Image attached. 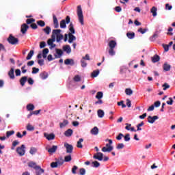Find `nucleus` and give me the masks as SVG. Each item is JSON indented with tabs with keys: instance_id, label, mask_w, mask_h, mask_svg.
Returning <instances> with one entry per match:
<instances>
[{
	"instance_id": "nucleus-1",
	"label": "nucleus",
	"mask_w": 175,
	"mask_h": 175,
	"mask_svg": "<svg viewBox=\"0 0 175 175\" xmlns=\"http://www.w3.org/2000/svg\"><path fill=\"white\" fill-rule=\"evenodd\" d=\"M69 31L70 32L68 34L64 35V41L68 42V43H73L75 40H76V36H75L73 34L76 33L75 31V27H73V23H70L69 25Z\"/></svg>"
},
{
	"instance_id": "nucleus-32",
	"label": "nucleus",
	"mask_w": 175,
	"mask_h": 175,
	"mask_svg": "<svg viewBox=\"0 0 175 175\" xmlns=\"http://www.w3.org/2000/svg\"><path fill=\"white\" fill-rule=\"evenodd\" d=\"M27 77H23L21 80H20V83H21V85L22 86H24L25 85V83L27 82Z\"/></svg>"
},
{
	"instance_id": "nucleus-60",
	"label": "nucleus",
	"mask_w": 175,
	"mask_h": 175,
	"mask_svg": "<svg viewBox=\"0 0 175 175\" xmlns=\"http://www.w3.org/2000/svg\"><path fill=\"white\" fill-rule=\"evenodd\" d=\"M126 106L128 107H131V105H132V103L131 102V100H129V98H127L126 100Z\"/></svg>"
},
{
	"instance_id": "nucleus-20",
	"label": "nucleus",
	"mask_w": 175,
	"mask_h": 175,
	"mask_svg": "<svg viewBox=\"0 0 175 175\" xmlns=\"http://www.w3.org/2000/svg\"><path fill=\"white\" fill-rule=\"evenodd\" d=\"M57 148H58L57 146H53L51 148L48 149V152H49V154H54V152L57 151Z\"/></svg>"
},
{
	"instance_id": "nucleus-10",
	"label": "nucleus",
	"mask_w": 175,
	"mask_h": 175,
	"mask_svg": "<svg viewBox=\"0 0 175 175\" xmlns=\"http://www.w3.org/2000/svg\"><path fill=\"white\" fill-rule=\"evenodd\" d=\"M52 38L48 40V44L50 46V49H54L55 47V44H54V42H55V38H53V36H51Z\"/></svg>"
},
{
	"instance_id": "nucleus-47",
	"label": "nucleus",
	"mask_w": 175,
	"mask_h": 175,
	"mask_svg": "<svg viewBox=\"0 0 175 175\" xmlns=\"http://www.w3.org/2000/svg\"><path fill=\"white\" fill-rule=\"evenodd\" d=\"M152 62H158L159 61V57L157 55H155L152 58Z\"/></svg>"
},
{
	"instance_id": "nucleus-30",
	"label": "nucleus",
	"mask_w": 175,
	"mask_h": 175,
	"mask_svg": "<svg viewBox=\"0 0 175 175\" xmlns=\"http://www.w3.org/2000/svg\"><path fill=\"white\" fill-rule=\"evenodd\" d=\"M26 109L28 110V111H32V110L35 109V106L33 104H29L27 105Z\"/></svg>"
},
{
	"instance_id": "nucleus-53",
	"label": "nucleus",
	"mask_w": 175,
	"mask_h": 175,
	"mask_svg": "<svg viewBox=\"0 0 175 175\" xmlns=\"http://www.w3.org/2000/svg\"><path fill=\"white\" fill-rule=\"evenodd\" d=\"M144 125V122H142L141 123L138 124L137 125V131H142V128H140L141 126H143Z\"/></svg>"
},
{
	"instance_id": "nucleus-9",
	"label": "nucleus",
	"mask_w": 175,
	"mask_h": 175,
	"mask_svg": "<svg viewBox=\"0 0 175 175\" xmlns=\"http://www.w3.org/2000/svg\"><path fill=\"white\" fill-rule=\"evenodd\" d=\"M64 147H66L67 154H72L73 151V146L69 144H65Z\"/></svg>"
},
{
	"instance_id": "nucleus-3",
	"label": "nucleus",
	"mask_w": 175,
	"mask_h": 175,
	"mask_svg": "<svg viewBox=\"0 0 175 175\" xmlns=\"http://www.w3.org/2000/svg\"><path fill=\"white\" fill-rule=\"evenodd\" d=\"M106 142H108V144H106V146L103 147L101 151L103 152H111V151H113V140L111 139H106Z\"/></svg>"
},
{
	"instance_id": "nucleus-11",
	"label": "nucleus",
	"mask_w": 175,
	"mask_h": 175,
	"mask_svg": "<svg viewBox=\"0 0 175 175\" xmlns=\"http://www.w3.org/2000/svg\"><path fill=\"white\" fill-rule=\"evenodd\" d=\"M44 136L47 140H54L55 139V135L54 133L48 134L44 133Z\"/></svg>"
},
{
	"instance_id": "nucleus-17",
	"label": "nucleus",
	"mask_w": 175,
	"mask_h": 175,
	"mask_svg": "<svg viewBox=\"0 0 175 175\" xmlns=\"http://www.w3.org/2000/svg\"><path fill=\"white\" fill-rule=\"evenodd\" d=\"M90 133L92 135H94V136H96V135L99 133V129L95 126L90 131Z\"/></svg>"
},
{
	"instance_id": "nucleus-28",
	"label": "nucleus",
	"mask_w": 175,
	"mask_h": 175,
	"mask_svg": "<svg viewBox=\"0 0 175 175\" xmlns=\"http://www.w3.org/2000/svg\"><path fill=\"white\" fill-rule=\"evenodd\" d=\"M8 76L12 79H14V68L10 69V70L8 72Z\"/></svg>"
},
{
	"instance_id": "nucleus-46",
	"label": "nucleus",
	"mask_w": 175,
	"mask_h": 175,
	"mask_svg": "<svg viewBox=\"0 0 175 175\" xmlns=\"http://www.w3.org/2000/svg\"><path fill=\"white\" fill-rule=\"evenodd\" d=\"M64 161L65 162H70L72 161V156L71 155H68L64 157Z\"/></svg>"
},
{
	"instance_id": "nucleus-41",
	"label": "nucleus",
	"mask_w": 175,
	"mask_h": 175,
	"mask_svg": "<svg viewBox=\"0 0 175 175\" xmlns=\"http://www.w3.org/2000/svg\"><path fill=\"white\" fill-rule=\"evenodd\" d=\"M33 51H30L29 53L27 55V57H26V59L27 60H29L32 58L33 55Z\"/></svg>"
},
{
	"instance_id": "nucleus-54",
	"label": "nucleus",
	"mask_w": 175,
	"mask_h": 175,
	"mask_svg": "<svg viewBox=\"0 0 175 175\" xmlns=\"http://www.w3.org/2000/svg\"><path fill=\"white\" fill-rule=\"evenodd\" d=\"M19 143L20 142H18V141H14L12 143V148H11V150H14V147H16V146H18Z\"/></svg>"
},
{
	"instance_id": "nucleus-37",
	"label": "nucleus",
	"mask_w": 175,
	"mask_h": 175,
	"mask_svg": "<svg viewBox=\"0 0 175 175\" xmlns=\"http://www.w3.org/2000/svg\"><path fill=\"white\" fill-rule=\"evenodd\" d=\"M99 75V70H96L93 71V72L91 75L92 77H97Z\"/></svg>"
},
{
	"instance_id": "nucleus-51",
	"label": "nucleus",
	"mask_w": 175,
	"mask_h": 175,
	"mask_svg": "<svg viewBox=\"0 0 175 175\" xmlns=\"http://www.w3.org/2000/svg\"><path fill=\"white\" fill-rule=\"evenodd\" d=\"M37 24L38 25H40V27H44V25H46V23H44V21H38Z\"/></svg>"
},
{
	"instance_id": "nucleus-45",
	"label": "nucleus",
	"mask_w": 175,
	"mask_h": 175,
	"mask_svg": "<svg viewBox=\"0 0 175 175\" xmlns=\"http://www.w3.org/2000/svg\"><path fill=\"white\" fill-rule=\"evenodd\" d=\"M126 36L129 39H133L135 38V33H127Z\"/></svg>"
},
{
	"instance_id": "nucleus-15",
	"label": "nucleus",
	"mask_w": 175,
	"mask_h": 175,
	"mask_svg": "<svg viewBox=\"0 0 175 175\" xmlns=\"http://www.w3.org/2000/svg\"><path fill=\"white\" fill-rule=\"evenodd\" d=\"M63 50H64V51L67 53V54H70V53H72V48H70V46H69V45L64 46Z\"/></svg>"
},
{
	"instance_id": "nucleus-29",
	"label": "nucleus",
	"mask_w": 175,
	"mask_h": 175,
	"mask_svg": "<svg viewBox=\"0 0 175 175\" xmlns=\"http://www.w3.org/2000/svg\"><path fill=\"white\" fill-rule=\"evenodd\" d=\"M28 166L29 167H33V169H35V170H36V168H38L39 167V166L36 165V163H34L32 161H31L28 163Z\"/></svg>"
},
{
	"instance_id": "nucleus-36",
	"label": "nucleus",
	"mask_w": 175,
	"mask_h": 175,
	"mask_svg": "<svg viewBox=\"0 0 175 175\" xmlns=\"http://www.w3.org/2000/svg\"><path fill=\"white\" fill-rule=\"evenodd\" d=\"M125 94L131 96V95H132V94H133V91L131 88H126L125 90Z\"/></svg>"
},
{
	"instance_id": "nucleus-40",
	"label": "nucleus",
	"mask_w": 175,
	"mask_h": 175,
	"mask_svg": "<svg viewBox=\"0 0 175 175\" xmlns=\"http://www.w3.org/2000/svg\"><path fill=\"white\" fill-rule=\"evenodd\" d=\"M108 53L109 55H111V57H113V55H116V51H114V49L109 48Z\"/></svg>"
},
{
	"instance_id": "nucleus-33",
	"label": "nucleus",
	"mask_w": 175,
	"mask_h": 175,
	"mask_svg": "<svg viewBox=\"0 0 175 175\" xmlns=\"http://www.w3.org/2000/svg\"><path fill=\"white\" fill-rule=\"evenodd\" d=\"M47 54H49V49H44L42 51V57H43V58H47Z\"/></svg>"
},
{
	"instance_id": "nucleus-23",
	"label": "nucleus",
	"mask_w": 175,
	"mask_h": 175,
	"mask_svg": "<svg viewBox=\"0 0 175 175\" xmlns=\"http://www.w3.org/2000/svg\"><path fill=\"white\" fill-rule=\"evenodd\" d=\"M163 68L165 72H169V70H170V68H172V66H170V64H169L167 63H165L163 66Z\"/></svg>"
},
{
	"instance_id": "nucleus-24",
	"label": "nucleus",
	"mask_w": 175,
	"mask_h": 175,
	"mask_svg": "<svg viewBox=\"0 0 175 175\" xmlns=\"http://www.w3.org/2000/svg\"><path fill=\"white\" fill-rule=\"evenodd\" d=\"M53 24L55 28H58V27H59V24L58 23V19H57V16H55V15H53Z\"/></svg>"
},
{
	"instance_id": "nucleus-39",
	"label": "nucleus",
	"mask_w": 175,
	"mask_h": 175,
	"mask_svg": "<svg viewBox=\"0 0 175 175\" xmlns=\"http://www.w3.org/2000/svg\"><path fill=\"white\" fill-rule=\"evenodd\" d=\"M69 124V122H68V120H64L63 121V122L60 123V128H65V126H66V125H68Z\"/></svg>"
},
{
	"instance_id": "nucleus-48",
	"label": "nucleus",
	"mask_w": 175,
	"mask_h": 175,
	"mask_svg": "<svg viewBox=\"0 0 175 175\" xmlns=\"http://www.w3.org/2000/svg\"><path fill=\"white\" fill-rule=\"evenodd\" d=\"M162 87L163 88V91H166L168 88H170V85L165 83L162 85Z\"/></svg>"
},
{
	"instance_id": "nucleus-38",
	"label": "nucleus",
	"mask_w": 175,
	"mask_h": 175,
	"mask_svg": "<svg viewBox=\"0 0 175 175\" xmlns=\"http://www.w3.org/2000/svg\"><path fill=\"white\" fill-rule=\"evenodd\" d=\"M40 77L42 79V80H45V79H47L48 75L46 72H42L40 74Z\"/></svg>"
},
{
	"instance_id": "nucleus-63",
	"label": "nucleus",
	"mask_w": 175,
	"mask_h": 175,
	"mask_svg": "<svg viewBox=\"0 0 175 175\" xmlns=\"http://www.w3.org/2000/svg\"><path fill=\"white\" fill-rule=\"evenodd\" d=\"M79 173L81 175H85V169L81 168L79 170Z\"/></svg>"
},
{
	"instance_id": "nucleus-43",
	"label": "nucleus",
	"mask_w": 175,
	"mask_h": 175,
	"mask_svg": "<svg viewBox=\"0 0 175 175\" xmlns=\"http://www.w3.org/2000/svg\"><path fill=\"white\" fill-rule=\"evenodd\" d=\"M151 13H152L153 17H156V16H157V8H155V7L152 8Z\"/></svg>"
},
{
	"instance_id": "nucleus-50",
	"label": "nucleus",
	"mask_w": 175,
	"mask_h": 175,
	"mask_svg": "<svg viewBox=\"0 0 175 175\" xmlns=\"http://www.w3.org/2000/svg\"><path fill=\"white\" fill-rule=\"evenodd\" d=\"M125 147V145L124 144H118L116 146L117 150H122Z\"/></svg>"
},
{
	"instance_id": "nucleus-6",
	"label": "nucleus",
	"mask_w": 175,
	"mask_h": 175,
	"mask_svg": "<svg viewBox=\"0 0 175 175\" xmlns=\"http://www.w3.org/2000/svg\"><path fill=\"white\" fill-rule=\"evenodd\" d=\"M16 152L21 157H23V155H25V146L22 145L21 147H18L16 148Z\"/></svg>"
},
{
	"instance_id": "nucleus-14",
	"label": "nucleus",
	"mask_w": 175,
	"mask_h": 175,
	"mask_svg": "<svg viewBox=\"0 0 175 175\" xmlns=\"http://www.w3.org/2000/svg\"><path fill=\"white\" fill-rule=\"evenodd\" d=\"M28 28H29V27L27 26V24L22 25L21 27V32L22 33H25V32H27V31H28Z\"/></svg>"
},
{
	"instance_id": "nucleus-42",
	"label": "nucleus",
	"mask_w": 175,
	"mask_h": 175,
	"mask_svg": "<svg viewBox=\"0 0 175 175\" xmlns=\"http://www.w3.org/2000/svg\"><path fill=\"white\" fill-rule=\"evenodd\" d=\"M36 151H38V149H36V148H31L29 150V153L31 155H34V154H36Z\"/></svg>"
},
{
	"instance_id": "nucleus-22",
	"label": "nucleus",
	"mask_w": 175,
	"mask_h": 175,
	"mask_svg": "<svg viewBox=\"0 0 175 175\" xmlns=\"http://www.w3.org/2000/svg\"><path fill=\"white\" fill-rule=\"evenodd\" d=\"M36 175H41L43 174V173H44V170L42 169V167H40V166H38L36 169Z\"/></svg>"
},
{
	"instance_id": "nucleus-5",
	"label": "nucleus",
	"mask_w": 175,
	"mask_h": 175,
	"mask_svg": "<svg viewBox=\"0 0 175 175\" xmlns=\"http://www.w3.org/2000/svg\"><path fill=\"white\" fill-rule=\"evenodd\" d=\"M70 23V17L66 16V21L62 20L60 22V28L64 29L66 28V24H69Z\"/></svg>"
},
{
	"instance_id": "nucleus-31",
	"label": "nucleus",
	"mask_w": 175,
	"mask_h": 175,
	"mask_svg": "<svg viewBox=\"0 0 175 175\" xmlns=\"http://www.w3.org/2000/svg\"><path fill=\"white\" fill-rule=\"evenodd\" d=\"M26 129L27 131H35V127L32 124L28 123L27 125L26 126Z\"/></svg>"
},
{
	"instance_id": "nucleus-49",
	"label": "nucleus",
	"mask_w": 175,
	"mask_h": 175,
	"mask_svg": "<svg viewBox=\"0 0 175 175\" xmlns=\"http://www.w3.org/2000/svg\"><path fill=\"white\" fill-rule=\"evenodd\" d=\"M12 135H14V131H10L6 132V137H10Z\"/></svg>"
},
{
	"instance_id": "nucleus-57",
	"label": "nucleus",
	"mask_w": 175,
	"mask_h": 175,
	"mask_svg": "<svg viewBox=\"0 0 175 175\" xmlns=\"http://www.w3.org/2000/svg\"><path fill=\"white\" fill-rule=\"evenodd\" d=\"M82 59H83L84 61H90V55L86 54L85 56L82 57Z\"/></svg>"
},
{
	"instance_id": "nucleus-58",
	"label": "nucleus",
	"mask_w": 175,
	"mask_h": 175,
	"mask_svg": "<svg viewBox=\"0 0 175 175\" xmlns=\"http://www.w3.org/2000/svg\"><path fill=\"white\" fill-rule=\"evenodd\" d=\"M124 140H125L126 142H129V140H131V135L126 134V135L124 136Z\"/></svg>"
},
{
	"instance_id": "nucleus-7",
	"label": "nucleus",
	"mask_w": 175,
	"mask_h": 175,
	"mask_svg": "<svg viewBox=\"0 0 175 175\" xmlns=\"http://www.w3.org/2000/svg\"><path fill=\"white\" fill-rule=\"evenodd\" d=\"M8 41L9 42V43H10V44H17V43H18V39L14 38L12 35L10 36Z\"/></svg>"
},
{
	"instance_id": "nucleus-35",
	"label": "nucleus",
	"mask_w": 175,
	"mask_h": 175,
	"mask_svg": "<svg viewBox=\"0 0 175 175\" xmlns=\"http://www.w3.org/2000/svg\"><path fill=\"white\" fill-rule=\"evenodd\" d=\"M44 32L46 33V35H50V32H51V28L47 26L46 28L43 29Z\"/></svg>"
},
{
	"instance_id": "nucleus-18",
	"label": "nucleus",
	"mask_w": 175,
	"mask_h": 175,
	"mask_svg": "<svg viewBox=\"0 0 175 175\" xmlns=\"http://www.w3.org/2000/svg\"><path fill=\"white\" fill-rule=\"evenodd\" d=\"M72 135H73V130H72L70 129H68L64 133V136H66V137H70V136H72Z\"/></svg>"
},
{
	"instance_id": "nucleus-64",
	"label": "nucleus",
	"mask_w": 175,
	"mask_h": 175,
	"mask_svg": "<svg viewBox=\"0 0 175 175\" xmlns=\"http://www.w3.org/2000/svg\"><path fill=\"white\" fill-rule=\"evenodd\" d=\"M167 105H173V98H169V100L167 101Z\"/></svg>"
},
{
	"instance_id": "nucleus-16",
	"label": "nucleus",
	"mask_w": 175,
	"mask_h": 175,
	"mask_svg": "<svg viewBox=\"0 0 175 175\" xmlns=\"http://www.w3.org/2000/svg\"><path fill=\"white\" fill-rule=\"evenodd\" d=\"M56 54L57 55H55V58H61L64 52L61 49H56Z\"/></svg>"
},
{
	"instance_id": "nucleus-19",
	"label": "nucleus",
	"mask_w": 175,
	"mask_h": 175,
	"mask_svg": "<svg viewBox=\"0 0 175 175\" xmlns=\"http://www.w3.org/2000/svg\"><path fill=\"white\" fill-rule=\"evenodd\" d=\"M65 65H71L73 66L75 65V61L73 59H67L64 61Z\"/></svg>"
},
{
	"instance_id": "nucleus-8",
	"label": "nucleus",
	"mask_w": 175,
	"mask_h": 175,
	"mask_svg": "<svg viewBox=\"0 0 175 175\" xmlns=\"http://www.w3.org/2000/svg\"><path fill=\"white\" fill-rule=\"evenodd\" d=\"M159 118V117H158V116H148V122H149V124H154V122H155V121H157V120Z\"/></svg>"
},
{
	"instance_id": "nucleus-4",
	"label": "nucleus",
	"mask_w": 175,
	"mask_h": 175,
	"mask_svg": "<svg viewBox=\"0 0 175 175\" xmlns=\"http://www.w3.org/2000/svg\"><path fill=\"white\" fill-rule=\"evenodd\" d=\"M77 14L80 24L84 25V16L83 15V10H81V5L77 6Z\"/></svg>"
},
{
	"instance_id": "nucleus-26",
	"label": "nucleus",
	"mask_w": 175,
	"mask_h": 175,
	"mask_svg": "<svg viewBox=\"0 0 175 175\" xmlns=\"http://www.w3.org/2000/svg\"><path fill=\"white\" fill-rule=\"evenodd\" d=\"M97 114L99 118H103V117H105V111L102 109H98L97 111Z\"/></svg>"
},
{
	"instance_id": "nucleus-61",
	"label": "nucleus",
	"mask_w": 175,
	"mask_h": 175,
	"mask_svg": "<svg viewBox=\"0 0 175 175\" xmlns=\"http://www.w3.org/2000/svg\"><path fill=\"white\" fill-rule=\"evenodd\" d=\"M38 72H39V68H36L33 67V70H32L33 75H35Z\"/></svg>"
},
{
	"instance_id": "nucleus-21",
	"label": "nucleus",
	"mask_w": 175,
	"mask_h": 175,
	"mask_svg": "<svg viewBox=\"0 0 175 175\" xmlns=\"http://www.w3.org/2000/svg\"><path fill=\"white\" fill-rule=\"evenodd\" d=\"M109 49H115L117 46V42L116 40H110L109 42Z\"/></svg>"
},
{
	"instance_id": "nucleus-55",
	"label": "nucleus",
	"mask_w": 175,
	"mask_h": 175,
	"mask_svg": "<svg viewBox=\"0 0 175 175\" xmlns=\"http://www.w3.org/2000/svg\"><path fill=\"white\" fill-rule=\"evenodd\" d=\"M118 106H122V109L126 107V105H125V104H124V101L118 102Z\"/></svg>"
},
{
	"instance_id": "nucleus-34",
	"label": "nucleus",
	"mask_w": 175,
	"mask_h": 175,
	"mask_svg": "<svg viewBox=\"0 0 175 175\" xmlns=\"http://www.w3.org/2000/svg\"><path fill=\"white\" fill-rule=\"evenodd\" d=\"M102 98H103V92H98L96 95V99H102Z\"/></svg>"
},
{
	"instance_id": "nucleus-25",
	"label": "nucleus",
	"mask_w": 175,
	"mask_h": 175,
	"mask_svg": "<svg viewBox=\"0 0 175 175\" xmlns=\"http://www.w3.org/2000/svg\"><path fill=\"white\" fill-rule=\"evenodd\" d=\"M84 142V139L83 138H80L79 140L77 142V148H83V143Z\"/></svg>"
},
{
	"instance_id": "nucleus-52",
	"label": "nucleus",
	"mask_w": 175,
	"mask_h": 175,
	"mask_svg": "<svg viewBox=\"0 0 175 175\" xmlns=\"http://www.w3.org/2000/svg\"><path fill=\"white\" fill-rule=\"evenodd\" d=\"M92 165H94V167H99L100 166V163L96 161L92 162Z\"/></svg>"
},
{
	"instance_id": "nucleus-12",
	"label": "nucleus",
	"mask_w": 175,
	"mask_h": 175,
	"mask_svg": "<svg viewBox=\"0 0 175 175\" xmlns=\"http://www.w3.org/2000/svg\"><path fill=\"white\" fill-rule=\"evenodd\" d=\"M94 159H98V161H103V153L102 152H97L93 156Z\"/></svg>"
},
{
	"instance_id": "nucleus-44",
	"label": "nucleus",
	"mask_w": 175,
	"mask_h": 175,
	"mask_svg": "<svg viewBox=\"0 0 175 175\" xmlns=\"http://www.w3.org/2000/svg\"><path fill=\"white\" fill-rule=\"evenodd\" d=\"M81 65L82 68H86L87 67V62L84 60V59H81Z\"/></svg>"
},
{
	"instance_id": "nucleus-62",
	"label": "nucleus",
	"mask_w": 175,
	"mask_h": 175,
	"mask_svg": "<svg viewBox=\"0 0 175 175\" xmlns=\"http://www.w3.org/2000/svg\"><path fill=\"white\" fill-rule=\"evenodd\" d=\"M51 167H58V163L57 162H53L51 164Z\"/></svg>"
},
{
	"instance_id": "nucleus-56",
	"label": "nucleus",
	"mask_w": 175,
	"mask_h": 175,
	"mask_svg": "<svg viewBox=\"0 0 175 175\" xmlns=\"http://www.w3.org/2000/svg\"><path fill=\"white\" fill-rule=\"evenodd\" d=\"M172 9H173V6L169 5V3L165 4L166 10H172Z\"/></svg>"
},
{
	"instance_id": "nucleus-2",
	"label": "nucleus",
	"mask_w": 175,
	"mask_h": 175,
	"mask_svg": "<svg viewBox=\"0 0 175 175\" xmlns=\"http://www.w3.org/2000/svg\"><path fill=\"white\" fill-rule=\"evenodd\" d=\"M62 31L61 29H54L52 31V38H55L57 42H61L64 39V35L61 33Z\"/></svg>"
},
{
	"instance_id": "nucleus-27",
	"label": "nucleus",
	"mask_w": 175,
	"mask_h": 175,
	"mask_svg": "<svg viewBox=\"0 0 175 175\" xmlns=\"http://www.w3.org/2000/svg\"><path fill=\"white\" fill-rule=\"evenodd\" d=\"M73 81L75 83H79V81H81V77L80 75H75L73 77Z\"/></svg>"
},
{
	"instance_id": "nucleus-13",
	"label": "nucleus",
	"mask_w": 175,
	"mask_h": 175,
	"mask_svg": "<svg viewBox=\"0 0 175 175\" xmlns=\"http://www.w3.org/2000/svg\"><path fill=\"white\" fill-rule=\"evenodd\" d=\"M126 126H125V129H126V131H131V132H136V129H135V127H132V124H128L126 123Z\"/></svg>"
},
{
	"instance_id": "nucleus-59",
	"label": "nucleus",
	"mask_w": 175,
	"mask_h": 175,
	"mask_svg": "<svg viewBox=\"0 0 175 175\" xmlns=\"http://www.w3.org/2000/svg\"><path fill=\"white\" fill-rule=\"evenodd\" d=\"M27 24H32V23H35V19L29 18L26 21Z\"/></svg>"
}]
</instances>
